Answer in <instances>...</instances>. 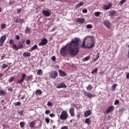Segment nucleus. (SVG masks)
Listing matches in <instances>:
<instances>
[{
	"instance_id": "obj_3",
	"label": "nucleus",
	"mask_w": 129,
	"mask_h": 129,
	"mask_svg": "<svg viewBox=\"0 0 129 129\" xmlns=\"http://www.w3.org/2000/svg\"><path fill=\"white\" fill-rule=\"evenodd\" d=\"M33 80V75H30L27 77V75L25 73L22 74L21 79L17 81V84H22L24 81H30Z\"/></svg>"
},
{
	"instance_id": "obj_1",
	"label": "nucleus",
	"mask_w": 129,
	"mask_h": 129,
	"mask_svg": "<svg viewBox=\"0 0 129 129\" xmlns=\"http://www.w3.org/2000/svg\"><path fill=\"white\" fill-rule=\"evenodd\" d=\"M80 41V39L77 37L72 39L70 43H67L66 46L61 48L59 51L60 56L66 57L68 54H70L71 56L78 55L79 51H80V47H79Z\"/></svg>"
},
{
	"instance_id": "obj_18",
	"label": "nucleus",
	"mask_w": 129,
	"mask_h": 129,
	"mask_svg": "<svg viewBox=\"0 0 129 129\" xmlns=\"http://www.w3.org/2000/svg\"><path fill=\"white\" fill-rule=\"evenodd\" d=\"M59 76H61V77H65V76H67V74L65 73L63 71L61 70L58 71Z\"/></svg>"
},
{
	"instance_id": "obj_43",
	"label": "nucleus",
	"mask_w": 129,
	"mask_h": 129,
	"mask_svg": "<svg viewBox=\"0 0 129 129\" xmlns=\"http://www.w3.org/2000/svg\"><path fill=\"white\" fill-rule=\"evenodd\" d=\"M21 12H22V9H17V14H21Z\"/></svg>"
},
{
	"instance_id": "obj_8",
	"label": "nucleus",
	"mask_w": 129,
	"mask_h": 129,
	"mask_svg": "<svg viewBox=\"0 0 129 129\" xmlns=\"http://www.w3.org/2000/svg\"><path fill=\"white\" fill-rule=\"evenodd\" d=\"M7 39V36L6 35L2 36L0 38V46L1 47H3V45H4V43H5V41H6Z\"/></svg>"
},
{
	"instance_id": "obj_39",
	"label": "nucleus",
	"mask_w": 129,
	"mask_h": 129,
	"mask_svg": "<svg viewBox=\"0 0 129 129\" xmlns=\"http://www.w3.org/2000/svg\"><path fill=\"white\" fill-rule=\"evenodd\" d=\"M6 27H7V25H6V24H3L1 25L2 30H4V29H6Z\"/></svg>"
},
{
	"instance_id": "obj_15",
	"label": "nucleus",
	"mask_w": 129,
	"mask_h": 129,
	"mask_svg": "<svg viewBox=\"0 0 129 129\" xmlns=\"http://www.w3.org/2000/svg\"><path fill=\"white\" fill-rule=\"evenodd\" d=\"M75 110V109L73 107L71 108L69 110V112L72 117H74V116H75V113H74Z\"/></svg>"
},
{
	"instance_id": "obj_46",
	"label": "nucleus",
	"mask_w": 129,
	"mask_h": 129,
	"mask_svg": "<svg viewBox=\"0 0 129 129\" xmlns=\"http://www.w3.org/2000/svg\"><path fill=\"white\" fill-rule=\"evenodd\" d=\"M119 104V100H116L114 102V104L115 105H117V104Z\"/></svg>"
},
{
	"instance_id": "obj_58",
	"label": "nucleus",
	"mask_w": 129,
	"mask_h": 129,
	"mask_svg": "<svg viewBox=\"0 0 129 129\" xmlns=\"http://www.w3.org/2000/svg\"><path fill=\"white\" fill-rule=\"evenodd\" d=\"M16 39L17 40H20V36H19V35H16Z\"/></svg>"
},
{
	"instance_id": "obj_45",
	"label": "nucleus",
	"mask_w": 129,
	"mask_h": 129,
	"mask_svg": "<svg viewBox=\"0 0 129 129\" xmlns=\"http://www.w3.org/2000/svg\"><path fill=\"white\" fill-rule=\"evenodd\" d=\"M51 113V111H50V110H46L45 111V114L46 115H48L49 114V113Z\"/></svg>"
},
{
	"instance_id": "obj_27",
	"label": "nucleus",
	"mask_w": 129,
	"mask_h": 129,
	"mask_svg": "<svg viewBox=\"0 0 129 129\" xmlns=\"http://www.w3.org/2000/svg\"><path fill=\"white\" fill-rule=\"evenodd\" d=\"M99 53H97L96 55V57L94 58L93 61L94 62H95L96 61H97L98 60V58H99Z\"/></svg>"
},
{
	"instance_id": "obj_36",
	"label": "nucleus",
	"mask_w": 129,
	"mask_h": 129,
	"mask_svg": "<svg viewBox=\"0 0 129 129\" xmlns=\"http://www.w3.org/2000/svg\"><path fill=\"white\" fill-rule=\"evenodd\" d=\"M15 41L13 40V39H11L10 40V42H9V44L10 45H12V46H13V45H16L14 42Z\"/></svg>"
},
{
	"instance_id": "obj_23",
	"label": "nucleus",
	"mask_w": 129,
	"mask_h": 129,
	"mask_svg": "<svg viewBox=\"0 0 129 129\" xmlns=\"http://www.w3.org/2000/svg\"><path fill=\"white\" fill-rule=\"evenodd\" d=\"M85 123H87V124H88L89 125V124L91 123V120H90V118H88L85 119Z\"/></svg>"
},
{
	"instance_id": "obj_7",
	"label": "nucleus",
	"mask_w": 129,
	"mask_h": 129,
	"mask_svg": "<svg viewBox=\"0 0 129 129\" xmlns=\"http://www.w3.org/2000/svg\"><path fill=\"white\" fill-rule=\"evenodd\" d=\"M48 43V39L47 38H43L40 43H38V46H46Z\"/></svg>"
},
{
	"instance_id": "obj_21",
	"label": "nucleus",
	"mask_w": 129,
	"mask_h": 129,
	"mask_svg": "<svg viewBox=\"0 0 129 129\" xmlns=\"http://www.w3.org/2000/svg\"><path fill=\"white\" fill-rule=\"evenodd\" d=\"M35 124H36V121H32L29 124V126L31 128H33L34 127V125H35Z\"/></svg>"
},
{
	"instance_id": "obj_47",
	"label": "nucleus",
	"mask_w": 129,
	"mask_h": 129,
	"mask_svg": "<svg viewBox=\"0 0 129 129\" xmlns=\"http://www.w3.org/2000/svg\"><path fill=\"white\" fill-rule=\"evenodd\" d=\"M45 121H46V123H50V119L49 118H46Z\"/></svg>"
},
{
	"instance_id": "obj_32",
	"label": "nucleus",
	"mask_w": 129,
	"mask_h": 129,
	"mask_svg": "<svg viewBox=\"0 0 129 129\" xmlns=\"http://www.w3.org/2000/svg\"><path fill=\"white\" fill-rule=\"evenodd\" d=\"M35 94H37L38 95L42 94V91H41V90H36V91L35 92Z\"/></svg>"
},
{
	"instance_id": "obj_44",
	"label": "nucleus",
	"mask_w": 129,
	"mask_h": 129,
	"mask_svg": "<svg viewBox=\"0 0 129 129\" xmlns=\"http://www.w3.org/2000/svg\"><path fill=\"white\" fill-rule=\"evenodd\" d=\"M18 113L19 115H23V114H24V110L19 111Z\"/></svg>"
},
{
	"instance_id": "obj_12",
	"label": "nucleus",
	"mask_w": 129,
	"mask_h": 129,
	"mask_svg": "<svg viewBox=\"0 0 129 129\" xmlns=\"http://www.w3.org/2000/svg\"><path fill=\"white\" fill-rule=\"evenodd\" d=\"M42 14L45 17H51V12L48 11L43 10Z\"/></svg>"
},
{
	"instance_id": "obj_37",
	"label": "nucleus",
	"mask_w": 129,
	"mask_h": 129,
	"mask_svg": "<svg viewBox=\"0 0 129 129\" xmlns=\"http://www.w3.org/2000/svg\"><path fill=\"white\" fill-rule=\"evenodd\" d=\"M98 70V69L96 68L94 70L92 71V74H94V73H97V71Z\"/></svg>"
},
{
	"instance_id": "obj_49",
	"label": "nucleus",
	"mask_w": 129,
	"mask_h": 129,
	"mask_svg": "<svg viewBox=\"0 0 129 129\" xmlns=\"http://www.w3.org/2000/svg\"><path fill=\"white\" fill-rule=\"evenodd\" d=\"M20 21H21V19H20V18H17V19H16V20H15V23H20Z\"/></svg>"
},
{
	"instance_id": "obj_56",
	"label": "nucleus",
	"mask_w": 129,
	"mask_h": 129,
	"mask_svg": "<svg viewBox=\"0 0 129 129\" xmlns=\"http://www.w3.org/2000/svg\"><path fill=\"white\" fill-rule=\"evenodd\" d=\"M83 13H84V14H86L87 13V10L83 9Z\"/></svg>"
},
{
	"instance_id": "obj_26",
	"label": "nucleus",
	"mask_w": 129,
	"mask_h": 129,
	"mask_svg": "<svg viewBox=\"0 0 129 129\" xmlns=\"http://www.w3.org/2000/svg\"><path fill=\"white\" fill-rule=\"evenodd\" d=\"M92 88H93V87H92V85H89L87 87V91H90L92 89Z\"/></svg>"
},
{
	"instance_id": "obj_61",
	"label": "nucleus",
	"mask_w": 129,
	"mask_h": 129,
	"mask_svg": "<svg viewBox=\"0 0 129 129\" xmlns=\"http://www.w3.org/2000/svg\"><path fill=\"white\" fill-rule=\"evenodd\" d=\"M100 75H103V74H104V72H101L100 73Z\"/></svg>"
},
{
	"instance_id": "obj_51",
	"label": "nucleus",
	"mask_w": 129,
	"mask_h": 129,
	"mask_svg": "<svg viewBox=\"0 0 129 129\" xmlns=\"http://www.w3.org/2000/svg\"><path fill=\"white\" fill-rule=\"evenodd\" d=\"M47 105L48 106H52V105H53V104H52V103H51V102H48L47 103Z\"/></svg>"
},
{
	"instance_id": "obj_29",
	"label": "nucleus",
	"mask_w": 129,
	"mask_h": 129,
	"mask_svg": "<svg viewBox=\"0 0 129 129\" xmlns=\"http://www.w3.org/2000/svg\"><path fill=\"white\" fill-rule=\"evenodd\" d=\"M37 49H38V45L35 44L31 48V51H34V50H36Z\"/></svg>"
},
{
	"instance_id": "obj_63",
	"label": "nucleus",
	"mask_w": 129,
	"mask_h": 129,
	"mask_svg": "<svg viewBox=\"0 0 129 129\" xmlns=\"http://www.w3.org/2000/svg\"><path fill=\"white\" fill-rule=\"evenodd\" d=\"M9 5H14V3L13 2H9Z\"/></svg>"
},
{
	"instance_id": "obj_30",
	"label": "nucleus",
	"mask_w": 129,
	"mask_h": 129,
	"mask_svg": "<svg viewBox=\"0 0 129 129\" xmlns=\"http://www.w3.org/2000/svg\"><path fill=\"white\" fill-rule=\"evenodd\" d=\"M21 104H22V103H21L20 102H14V106H19L21 105Z\"/></svg>"
},
{
	"instance_id": "obj_50",
	"label": "nucleus",
	"mask_w": 129,
	"mask_h": 129,
	"mask_svg": "<svg viewBox=\"0 0 129 129\" xmlns=\"http://www.w3.org/2000/svg\"><path fill=\"white\" fill-rule=\"evenodd\" d=\"M26 42L27 45H30V44H31V41L29 39L26 40Z\"/></svg>"
},
{
	"instance_id": "obj_9",
	"label": "nucleus",
	"mask_w": 129,
	"mask_h": 129,
	"mask_svg": "<svg viewBox=\"0 0 129 129\" xmlns=\"http://www.w3.org/2000/svg\"><path fill=\"white\" fill-rule=\"evenodd\" d=\"M76 21L79 24H83L85 22V19L84 18H77L76 19Z\"/></svg>"
},
{
	"instance_id": "obj_14",
	"label": "nucleus",
	"mask_w": 129,
	"mask_h": 129,
	"mask_svg": "<svg viewBox=\"0 0 129 129\" xmlns=\"http://www.w3.org/2000/svg\"><path fill=\"white\" fill-rule=\"evenodd\" d=\"M104 25L107 28V29H109L110 28V26H111V23H110L109 21H105L104 22Z\"/></svg>"
},
{
	"instance_id": "obj_59",
	"label": "nucleus",
	"mask_w": 129,
	"mask_h": 129,
	"mask_svg": "<svg viewBox=\"0 0 129 129\" xmlns=\"http://www.w3.org/2000/svg\"><path fill=\"white\" fill-rule=\"evenodd\" d=\"M8 91H13V88L12 87L8 88Z\"/></svg>"
},
{
	"instance_id": "obj_10",
	"label": "nucleus",
	"mask_w": 129,
	"mask_h": 129,
	"mask_svg": "<svg viewBox=\"0 0 129 129\" xmlns=\"http://www.w3.org/2000/svg\"><path fill=\"white\" fill-rule=\"evenodd\" d=\"M84 94L85 96H87L89 98H92V97H94V95L91 94L89 92L85 91Z\"/></svg>"
},
{
	"instance_id": "obj_60",
	"label": "nucleus",
	"mask_w": 129,
	"mask_h": 129,
	"mask_svg": "<svg viewBox=\"0 0 129 129\" xmlns=\"http://www.w3.org/2000/svg\"><path fill=\"white\" fill-rule=\"evenodd\" d=\"M126 78H127V79H129V73H128L126 74Z\"/></svg>"
},
{
	"instance_id": "obj_38",
	"label": "nucleus",
	"mask_w": 129,
	"mask_h": 129,
	"mask_svg": "<svg viewBox=\"0 0 129 129\" xmlns=\"http://www.w3.org/2000/svg\"><path fill=\"white\" fill-rule=\"evenodd\" d=\"M14 79H15V77H14L10 78L9 79V82H10V83H11V82H13L14 81Z\"/></svg>"
},
{
	"instance_id": "obj_11",
	"label": "nucleus",
	"mask_w": 129,
	"mask_h": 129,
	"mask_svg": "<svg viewBox=\"0 0 129 129\" xmlns=\"http://www.w3.org/2000/svg\"><path fill=\"white\" fill-rule=\"evenodd\" d=\"M66 87L67 86L64 83H59L56 86V88H66Z\"/></svg>"
},
{
	"instance_id": "obj_53",
	"label": "nucleus",
	"mask_w": 129,
	"mask_h": 129,
	"mask_svg": "<svg viewBox=\"0 0 129 129\" xmlns=\"http://www.w3.org/2000/svg\"><path fill=\"white\" fill-rule=\"evenodd\" d=\"M49 116L50 117H55V114L51 113L49 114Z\"/></svg>"
},
{
	"instance_id": "obj_42",
	"label": "nucleus",
	"mask_w": 129,
	"mask_h": 129,
	"mask_svg": "<svg viewBox=\"0 0 129 129\" xmlns=\"http://www.w3.org/2000/svg\"><path fill=\"white\" fill-rule=\"evenodd\" d=\"M115 88H116V84H114L112 86V89L114 91L115 90Z\"/></svg>"
},
{
	"instance_id": "obj_41",
	"label": "nucleus",
	"mask_w": 129,
	"mask_h": 129,
	"mask_svg": "<svg viewBox=\"0 0 129 129\" xmlns=\"http://www.w3.org/2000/svg\"><path fill=\"white\" fill-rule=\"evenodd\" d=\"M2 68V69H6V68H8V65L4 63L3 64Z\"/></svg>"
},
{
	"instance_id": "obj_16",
	"label": "nucleus",
	"mask_w": 129,
	"mask_h": 129,
	"mask_svg": "<svg viewBox=\"0 0 129 129\" xmlns=\"http://www.w3.org/2000/svg\"><path fill=\"white\" fill-rule=\"evenodd\" d=\"M112 6V4L111 3H109L108 5H104L103 8L104 10H109L110 8Z\"/></svg>"
},
{
	"instance_id": "obj_64",
	"label": "nucleus",
	"mask_w": 129,
	"mask_h": 129,
	"mask_svg": "<svg viewBox=\"0 0 129 129\" xmlns=\"http://www.w3.org/2000/svg\"><path fill=\"white\" fill-rule=\"evenodd\" d=\"M2 77H3V75L2 74H0V79H1Z\"/></svg>"
},
{
	"instance_id": "obj_54",
	"label": "nucleus",
	"mask_w": 129,
	"mask_h": 129,
	"mask_svg": "<svg viewBox=\"0 0 129 129\" xmlns=\"http://www.w3.org/2000/svg\"><path fill=\"white\" fill-rule=\"evenodd\" d=\"M60 129H68V126H63L61 127Z\"/></svg>"
},
{
	"instance_id": "obj_48",
	"label": "nucleus",
	"mask_w": 129,
	"mask_h": 129,
	"mask_svg": "<svg viewBox=\"0 0 129 129\" xmlns=\"http://www.w3.org/2000/svg\"><path fill=\"white\" fill-rule=\"evenodd\" d=\"M20 24H24L25 23H26V21H25V20H24L23 19H20Z\"/></svg>"
},
{
	"instance_id": "obj_35",
	"label": "nucleus",
	"mask_w": 129,
	"mask_h": 129,
	"mask_svg": "<svg viewBox=\"0 0 129 129\" xmlns=\"http://www.w3.org/2000/svg\"><path fill=\"white\" fill-rule=\"evenodd\" d=\"M20 125L21 128L24 127V126H25V122H24V121L21 122L20 123Z\"/></svg>"
},
{
	"instance_id": "obj_5",
	"label": "nucleus",
	"mask_w": 129,
	"mask_h": 129,
	"mask_svg": "<svg viewBox=\"0 0 129 129\" xmlns=\"http://www.w3.org/2000/svg\"><path fill=\"white\" fill-rule=\"evenodd\" d=\"M23 46L24 45L23 44V43H22L21 41H19L18 46H17L16 44H13L12 45V48L15 50H19V49H22Z\"/></svg>"
},
{
	"instance_id": "obj_13",
	"label": "nucleus",
	"mask_w": 129,
	"mask_h": 129,
	"mask_svg": "<svg viewBox=\"0 0 129 129\" xmlns=\"http://www.w3.org/2000/svg\"><path fill=\"white\" fill-rule=\"evenodd\" d=\"M114 110V106H110L106 110V113H110V112H111V111H113Z\"/></svg>"
},
{
	"instance_id": "obj_28",
	"label": "nucleus",
	"mask_w": 129,
	"mask_h": 129,
	"mask_svg": "<svg viewBox=\"0 0 129 129\" xmlns=\"http://www.w3.org/2000/svg\"><path fill=\"white\" fill-rule=\"evenodd\" d=\"M0 94L1 95H3V96H5V95L7 94V93L6 92V91H4V90H0Z\"/></svg>"
},
{
	"instance_id": "obj_4",
	"label": "nucleus",
	"mask_w": 129,
	"mask_h": 129,
	"mask_svg": "<svg viewBox=\"0 0 129 129\" xmlns=\"http://www.w3.org/2000/svg\"><path fill=\"white\" fill-rule=\"evenodd\" d=\"M59 118L61 120H65L68 118V114L67 113V112L66 111H62Z\"/></svg>"
},
{
	"instance_id": "obj_40",
	"label": "nucleus",
	"mask_w": 129,
	"mask_h": 129,
	"mask_svg": "<svg viewBox=\"0 0 129 129\" xmlns=\"http://www.w3.org/2000/svg\"><path fill=\"white\" fill-rule=\"evenodd\" d=\"M87 29H92V25L91 24H88L86 26Z\"/></svg>"
},
{
	"instance_id": "obj_31",
	"label": "nucleus",
	"mask_w": 129,
	"mask_h": 129,
	"mask_svg": "<svg viewBox=\"0 0 129 129\" xmlns=\"http://www.w3.org/2000/svg\"><path fill=\"white\" fill-rule=\"evenodd\" d=\"M101 15V13L100 12H95V17H99V16Z\"/></svg>"
},
{
	"instance_id": "obj_57",
	"label": "nucleus",
	"mask_w": 129,
	"mask_h": 129,
	"mask_svg": "<svg viewBox=\"0 0 129 129\" xmlns=\"http://www.w3.org/2000/svg\"><path fill=\"white\" fill-rule=\"evenodd\" d=\"M6 58V55H4L1 57V60H4Z\"/></svg>"
},
{
	"instance_id": "obj_22",
	"label": "nucleus",
	"mask_w": 129,
	"mask_h": 129,
	"mask_svg": "<svg viewBox=\"0 0 129 129\" xmlns=\"http://www.w3.org/2000/svg\"><path fill=\"white\" fill-rule=\"evenodd\" d=\"M23 55L24 57H31V53L28 51L25 52Z\"/></svg>"
},
{
	"instance_id": "obj_20",
	"label": "nucleus",
	"mask_w": 129,
	"mask_h": 129,
	"mask_svg": "<svg viewBox=\"0 0 129 129\" xmlns=\"http://www.w3.org/2000/svg\"><path fill=\"white\" fill-rule=\"evenodd\" d=\"M84 3L83 2L79 3L76 6V9H79L80 7H82V6H84Z\"/></svg>"
},
{
	"instance_id": "obj_17",
	"label": "nucleus",
	"mask_w": 129,
	"mask_h": 129,
	"mask_svg": "<svg viewBox=\"0 0 129 129\" xmlns=\"http://www.w3.org/2000/svg\"><path fill=\"white\" fill-rule=\"evenodd\" d=\"M116 14V11L115 10H111L109 12V17H113V16Z\"/></svg>"
},
{
	"instance_id": "obj_6",
	"label": "nucleus",
	"mask_w": 129,
	"mask_h": 129,
	"mask_svg": "<svg viewBox=\"0 0 129 129\" xmlns=\"http://www.w3.org/2000/svg\"><path fill=\"white\" fill-rule=\"evenodd\" d=\"M49 77L52 79H56L58 77V72L56 71H53L49 74Z\"/></svg>"
},
{
	"instance_id": "obj_19",
	"label": "nucleus",
	"mask_w": 129,
	"mask_h": 129,
	"mask_svg": "<svg viewBox=\"0 0 129 129\" xmlns=\"http://www.w3.org/2000/svg\"><path fill=\"white\" fill-rule=\"evenodd\" d=\"M91 114V111L90 110H87L84 113V115L85 117H88V116H89V115H90Z\"/></svg>"
},
{
	"instance_id": "obj_24",
	"label": "nucleus",
	"mask_w": 129,
	"mask_h": 129,
	"mask_svg": "<svg viewBox=\"0 0 129 129\" xmlns=\"http://www.w3.org/2000/svg\"><path fill=\"white\" fill-rule=\"evenodd\" d=\"M90 59V56H88L83 58L82 59V62H86V61H88V60H89Z\"/></svg>"
},
{
	"instance_id": "obj_34",
	"label": "nucleus",
	"mask_w": 129,
	"mask_h": 129,
	"mask_svg": "<svg viewBox=\"0 0 129 129\" xmlns=\"http://www.w3.org/2000/svg\"><path fill=\"white\" fill-rule=\"evenodd\" d=\"M125 2H126V0H121L119 2V4L120 6H122V5H123Z\"/></svg>"
},
{
	"instance_id": "obj_62",
	"label": "nucleus",
	"mask_w": 129,
	"mask_h": 129,
	"mask_svg": "<svg viewBox=\"0 0 129 129\" xmlns=\"http://www.w3.org/2000/svg\"><path fill=\"white\" fill-rule=\"evenodd\" d=\"M25 39H23V40H22L21 43H22V44H23L24 43H25Z\"/></svg>"
},
{
	"instance_id": "obj_33",
	"label": "nucleus",
	"mask_w": 129,
	"mask_h": 129,
	"mask_svg": "<svg viewBox=\"0 0 129 129\" xmlns=\"http://www.w3.org/2000/svg\"><path fill=\"white\" fill-rule=\"evenodd\" d=\"M43 75V71L42 70H39L37 72V75Z\"/></svg>"
},
{
	"instance_id": "obj_55",
	"label": "nucleus",
	"mask_w": 129,
	"mask_h": 129,
	"mask_svg": "<svg viewBox=\"0 0 129 129\" xmlns=\"http://www.w3.org/2000/svg\"><path fill=\"white\" fill-rule=\"evenodd\" d=\"M26 95H24L23 96H22V97H21L22 100H23L24 99H25V98H26Z\"/></svg>"
},
{
	"instance_id": "obj_25",
	"label": "nucleus",
	"mask_w": 129,
	"mask_h": 129,
	"mask_svg": "<svg viewBox=\"0 0 129 129\" xmlns=\"http://www.w3.org/2000/svg\"><path fill=\"white\" fill-rule=\"evenodd\" d=\"M25 31L26 34H31V29L29 27H27Z\"/></svg>"
},
{
	"instance_id": "obj_52",
	"label": "nucleus",
	"mask_w": 129,
	"mask_h": 129,
	"mask_svg": "<svg viewBox=\"0 0 129 129\" xmlns=\"http://www.w3.org/2000/svg\"><path fill=\"white\" fill-rule=\"evenodd\" d=\"M51 60L52 61H56V56H53L52 57H51Z\"/></svg>"
},
{
	"instance_id": "obj_2",
	"label": "nucleus",
	"mask_w": 129,
	"mask_h": 129,
	"mask_svg": "<svg viewBox=\"0 0 129 129\" xmlns=\"http://www.w3.org/2000/svg\"><path fill=\"white\" fill-rule=\"evenodd\" d=\"M94 46V38L92 36H87L83 40L81 48L91 49Z\"/></svg>"
}]
</instances>
